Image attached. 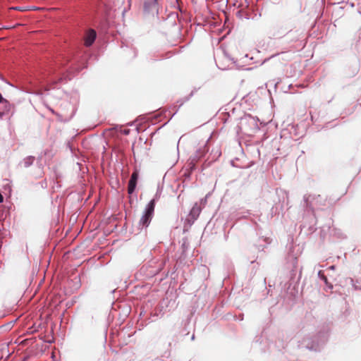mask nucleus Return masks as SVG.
Wrapping results in <instances>:
<instances>
[{
	"label": "nucleus",
	"mask_w": 361,
	"mask_h": 361,
	"mask_svg": "<svg viewBox=\"0 0 361 361\" xmlns=\"http://www.w3.org/2000/svg\"><path fill=\"white\" fill-rule=\"evenodd\" d=\"M154 207H155V200H152L148 203V204L145 209V213L139 221L140 226H141L142 228L143 227L146 228L149 225L152 218L153 216Z\"/></svg>",
	"instance_id": "nucleus-1"
},
{
	"label": "nucleus",
	"mask_w": 361,
	"mask_h": 361,
	"mask_svg": "<svg viewBox=\"0 0 361 361\" xmlns=\"http://www.w3.org/2000/svg\"><path fill=\"white\" fill-rule=\"evenodd\" d=\"M138 176H139V174H138L137 171H135L132 173L130 179L128 183V192L129 194H132L134 192L136 185H137Z\"/></svg>",
	"instance_id": "nucleus-2"
},
{
	"label": "nucleus",
	"mask_w": 361,
	"mask_h": 361,
	"mask_svg": "<svg viewBox=\"0 0 361 361\" xmlns=\"http://www.w3.org/2000/svg\"><path fill=\"white\" fill-rule=\"evenodd\" d=\"M96 36H97V34L94 30H92V29L89 30L86 32L85 36L84 37L85 45L86 47L91 46L93 44V42H94V40L96 39Z\"/></svg>",
	"instance_id": "nucleus-3"
},
{
	"label": "nucleus",
	"mask_w": 361,
	"mask_h": 361,
	"mask_svg": "<svg viewBox=\"0 0 361 361\" xmlns=\"http://www.w3.org/2000/svg\"><path fill=\"white\" fill-rule=\"evenodd\" d=\"M200 213V209L199 207L194 206L190 212V216L192 219V220H195Z\"/></svg>",
	"instance_id": "nucleus-4"
},
{
	"label": "nucleus",
	"mask_w": 361,
	"mask_h": 361,
	"mask_svg": "<svg viewBox=\"0 0 361 361\" xmlns=\"http://www.w3.org/2000/svg\"><path fill=\"white\" fill-rule=\"evenodd\" d=\"M13 9L20 11H25L35 10L36 8L35 7H15V8H13Z\"/></svg>",
	"instance_id": "nucleus-5"
},
{
	"label": "nucleus",
	"mask_w": 361,
	"mask_h": 361,
	"mask_svg": "<svg viewBox=\"0 0 361 361\" xmlns=\"http://www.w3.org/2000/svg\"><path fill=\"white\" fill-rule=\"evenodd\" d=\"M0 103H4L5 104H8L7 100L4 99L1 94H0Z\"/></svg>",
	"instance_id": "nucleus-6"
},
{
	"label": "nucleus",
	"mask_w": 361,
	"mask_h": 361,
	"mask_svg": "<svg viewBox=\"0 0 361 361\" xmlns=\"http://www.w3.org/2000/svg\"><path fill=\"white\" fill-rule=\"evenodd\" d=\"M322 279L324 280V281L325 282L326 284H328V280H327L326 276H325L324 275H322Z\"/></svg>",
	"instance_id": "nucleus-7"
},
{
	"label": "nucleus",
	"mask_w": 361,
	"mask_h": 361,
	"mask_svg": "<svg viewBox=\"0 0 361 361\" xmlns=\"http://www.w3.org/2000/svg\"><path fill=\"white\" fill-rule=\"evenodd\" d=\"M4 201V197L2 196V195L0 193V203L3 202Z\"/></svg>",
	"instance_id": "nucleus-8"
},
{
	"label": "nucleus",
	"mask_w": 361,
	"mask_h": 361,
	"mask_svg": "<svg viewBox=\"0 0 361 361\" xmlns=\"http://www.w3.org/2000/svg\"><path fill=\"white\" fill-rule=\"evenodd\" d=\"M50 111H51V113H52V114H56L55 113V111H54L53 109H50Z\"/></svg>",
	"instance_id": "nucleus-9"
},
{
	"label": "nucleus",
	"mask_w": 361,
	"mask_h": 361,
	"mask_svg": "<svg viewBox=\"0 0 361 361\" xmlns=\"http://www.w3.org/2000/svg\"><path fill=\"white\" fill-rule=\"evenodd\" d=\"M1 115H2V114H1V113H0V116H1Z\"/></svg>",
	"instance_id": "nucleus-10"
}]
</instances>
